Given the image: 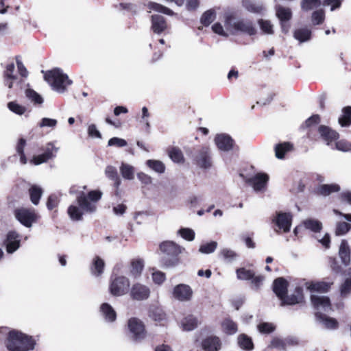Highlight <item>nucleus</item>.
Listing matches in <instances>:
<instances>
[{
  "instance_id": "nucleus-4",
  "label": "nucleus",
  "mask_w": 351,
  "mask_h": 351,
  "mask_svg": "<svg viewBox=\"0 0 351 351\" xmlns=\"http://www.w3.org/2000/svg\"><path fill=\"white\" fill-rule=\"evenodd\" d=\"M102 197L101 191L94 190L86 195L83 191L77 197V202L81 209L87 213H95L97 210V204Z\"/></svg>"
},
{
  "instance_id": "nucleus-20",
  "label": "nucleus",
  "mask_w": 351,
  "mask_h": 351,
  "mask_svg": "<svg viewBox=\"0 0 351 351\" xmlns=\"http://www.w3.org/2000/svg\"><path fill=\"white\" fill-rule=\"evenodd\" d=\"M291 219L292 216L289 213H280L274 221L280 229H282L284 232H287L290 230Z\"/></svg>"
},
{
  "instance_id": "nucleus-31",
  "label": "nucleus",
  "mask_w": 351,
  "mask_h": 351,
  "mask_svg": "<svg viewBox=\"0 0 351 351\" xmlns=\"http://www.w3.org/2000/svg\"><path fill=\"white\" fill-rule=\"evenodd\" d=\"M104 260L99 256H95L90 267L91 274L95 276H99L104 272Z\"/></svg>"
},
{
  "instance_id": "nucleus-37",
  "label": "nucleus",
  "mask_w": 351,
  "mask_h": 351,
  "mask_svg": "<svg viewBox=\"0 0 351 351\" xmlns=\"http://www.w3.org/2000/svg\"><path fill=\"white\" fill-rule=\"evenodd\" d=\"M146 165L149 168L158 173H163L165 171V165L160 160H147L146 161Z\"/></svg>"
},
{
  "instance_id": "nucleus-44",
  "label": "nucleus",
  "mask_w": 351,
  "mask_h": 351,
  "mask_svg": "<svg viewBox=\"0 0 351 351\" xmlns=\"http://www.w3.org/2000/svg\"><path fill=\"white\" fill-rule=\"evenodd\" d=\"M219 254L227 263H232L238 257V254L234 251L228 248L222 249Z\"/></svg>"
},
{
  "instance_id": "nucleus-25",
  "label": "nucleus",
  "mask_w": 351,
  "mask_h": 351,
  "mask_svg": "<svg viewBox=\"0 0 351 351\" xmlns=\"http://www.w3.org/2000/svg\"><path fill=\"white\" fill-rule=\"evenodd\" d=\"M339 256L343 265L347 266L350 264V250L348 243L346 240H343L340 244L339 249Z\"/></svg>"
},
{
  "instance_id": "nucleus-24",
  "label": "nucleus",
  "mask_w": 351,
  "mask_h": 351,
  "mask_svg": "<svg viewBox=\"0 0 351 351\" xmlns=\"http://www.w3.org/2000/svg\"><path fill=\"white\" fill-rule=\"evenodd\" d=\"M318 131L322 138L327 143L328 145L330 142L335 141L339 138V134L336 131L327 126L320 125L319 127Z\"/></svg>"
},
{
  "instance_id": "nucleus-61",
  "label": "nucleus",
  "mask_w": 351,
  "mask_h": 351,
  "mask_svg": "<svg viewBox=\"0 0 351 351\" xmlns=\"http://www.w3.org/2000/svg\"><path fill=\"white\" fill-rule=\"evenodd\" d=\"M59 202V198L57 195L52 194L49 196L47 202V207L49 210H53L56 208Z\"/></svg>"
},
{
  "instance_id": "nucleus-28",
  "label": "nucleus",
  "mask_w": 351,
  "mask_h": 351,
  "mask_svg": "<svg viewBox=\"0 0 351 351\" xmlns=\"http://www.w3.org/2000/svg\"><path fill=\"white\" fill-rule=\"evenodd\" d=\"M43 193V189L36 184L32 185L29 189L30 200L34 205H38Z\"/></svg>"
},
{
  "instance_id": "nucleus-18",
  "label": "nucleus",
  "mask_w": 351,
  "mask_h": 351,
  "mask_svg": "<svg viewBox=\"0 0 351 351\" xmlns=\"http://www.w3.org/2000/svg\"><path fill=\"white\" fill-rule=\"evenodd\" d=\"M202 347L204 351H219L221 342L218 337L210 336L202 340Z\"/></svg>"
},
{
  "instance_id": "nucleus-29",
  "label": "nucleus",
  "mask_w": 351,
  "mask_h": 351,
  "mask_svg": "<svg viewBox=\"0 0 351 351\" xmlns=\"http://www.w3.org/2000/svg\"><path fill=\"white\" fill-rule=\"evenodd\" d=\"M242 5L247 11L254 14H259L264 10L261 3L252 0H242Z\"/></svg>"
},
{
  "instance_id": "nucleus-62",
  "label": "nucleus",
  "mask_w": 351,
  "mask_h": 351,
  "mask_svg": "<svg viewBox=\"0 0 351 351\" xmlns=\"http://www.w3.org/2000/svg\"><path fill=\"white\" fill-rule=\"evenodd\" d=\"M57 120L54 119L50 118H43L41 121L38 124L39 127H49V128H55L57 125Z\"/></svg>"
},
{
  "instance_id": "nucleus-22",
  "label": "nucleus",
  "mask_w": 351,
  "mask_h": 351,
  "mask_svg": "<svg viewBox=\"0 0 351 351\" xmlns=\"http://www.w3.org/2000/svg\"><path fill=\"white\" fill-rule=\"evenodd\" d=\"M339 291L342 298H346L351 293V268L345 270L343 281L340 285Z\"/></svg>"
},
{
  "instance_id": "nucleus-58",
  "label": "nucleus",
  "mask_w": 351,
  "mask_h": 351,
  "mask_svg": "<svg viewBox=\"0 0 351 351\" xmlns=\"http://www.w3.org/2000/svg\"><path fill=\"white\" fill-rule=\"evenodd\" d=\"M178 232L183 239L189 241H193L195 238V232L190 228H181Z\"/></svg>"
},
{
  "instance_id": "nucleus-56",
  "label": "nucleus",
  "mask_w": 351,
  "mask_h": 351,
  "mask_svg": "<svg viewBox=\"0 0 351 351\" xmlns=\"http://www.w3.org/2000/svg\"><path fill=\"white\" fill-rule=\"evenodd\" d=\"M105 173L106 176L110 179L117 180L115 182L117 186H118L120 184V180L118 179L117 171L115 167L112 166H108L106 168Z\"/></svg>"
},
{
  "instance_id": "nucleus-50",
  "label": "nucleus",
  "mask_w": 351,
  "mask_h": 351,
  "mask_svg": "<svg viewBox=\"0 0 351 351\" xmlns=\"http://www.w3.org/2000/svg\"><path fill=\"white\" fill-rule=\"evenodd\" d=\"M258 24L260 26L261 29L264 34H273V25L271 21L264 19H259L258 21Z\"/></svg>"
},
{
  "instance_id": "nucleus-40",
  "label": "nucleus",
  "mask_w": 351,
  "mask_h": 351,
  "mask_svg": "<svg viewBox=\"0 0 351 351\" xmlns=\"http://www.w3.org/2000/svg\"><path fill=\"white\" fill-rule=\"evenodd\" d=\"M238 343L241 348L246 350H252L254 348L252 339L245 334L239 336Z\"/></svg>"
},
{
  "instance_id": "nucleus-27",
  "label": "nucleus",
  "mask_w": 351,
  "mask_h": 351,
  "mask_svg": "<svg viewBox=\"0 0 351 351\" xmlns=\"http://www.w3.org/2000/svg\"><path fill=\"white\" fill-rule=\"evenodd\" d=\"M100 311L106 321L112 322L116 319L117 314L113 308L108 303H104L100 307Z\"/></svg>"
},
{
  "instance_id": "nucleus-42",
  "label": "nucleus",
  "mask_w": 351,
  "mask_h": 351,
  "mask_svg": "<svg viewBox=\"0 0 351 351\" xmlns=\"http://www.w3.org/2000/svg\"><path fill=\"white\" fill-rule=\"evenodd\" d=\"M223 330L228 335H233L237 332L236 323L230 319H226L221 324Z\"/></svg>"
},
{
  "instance_id": "nucleus-10",
  "label": "nucleus",
  "mask_w": 351,
  "mask_h": 351,
  "mask_svg": "<svg viewBox=\"0 0 351 351\" xmlns=\"http://www.w3.org/2000/svg\"><path fill=\"white\" fill-rule=\"evenodd\" d=\"M311 303L316 312L328 313L332 310L330 300L328 297L319 293H313L311 296Z\"/></svg>"
},
{
  "instance_id": "nucleus-5",
  "label": "nucleus",
  "mask_w": 351,
  "mask_h": 351,
  "mask_svg": "<svg viewBox=\"0 0 351 351\" xmlns=\"http://www.w3.org/2000/svg\"><path fill=\"white\" fill-rule=\"evenodd\" d=\"M160 249L163 253L171 256L169 258L162 259V263L166 267H173L178 264V258L177 256L182 252L183 248L173 241H167L160 245Z\"/></svg>"
},
{
  "instance_id": "nucleus-36",
  "label": "nucleus",
  "mask_w": 351,
  "mask_h": 351,
  "mask_svg": "<svg viewBox=\"0 0 351 351\" xmlns=\"http://www.w3.org/2000/svg\"><path fill=\"white\" fill-rule=\"evenodd\" d=\"M198 321L193 315L186 317L182 322V325L184 330L190 331L197 326Z\"/></svg>"
},
{
  "instance_id": "nucleus-39",
  "label": "nucleus",
  "mask_w": 351,
  "mask_h": 351,
  "mask_svg": "<svg viewBox=\"0 0 351 351\" xmlns=\"http://www.w3.org/2000/svg\"><path fill=\"white\" fill-rule=\"evenodd\" d=\"M144 267L143 261L141 259L133 260L131 262L130 272L134 277H138L141 275Z\"/></svg>"
},
{
  "instance_id": "nucleus-54",
  "label": "nucleus",
  "mask_w": 351,
  "mask_h": 351,
  "mask_svg": "<svg viewBox=\"0 0 351 351\" xmlns=\"http://www.w3.org/2000/svg\"><path fill=\"white\" fill-rule=\"evenodd\" d=\"M58 150L59 148L55 147L53 143L50 142L46 145V147L44 149V154L49 160L56 156V153L58 152Z\"/></svg>"
},
{
  "instance_id": "nucleus-64",
  "label": "nucleus",
  "mask_w": 351,
  "mask_h": 351,
  "mask_svg": "<svg viewBox=\"0 0 351 351\" xmlns=\"http://www.w3.org/2000/svg\"><path fill=\"white\" fill-rule=\"evenodd\" d=\"M88 134L89 136L92 138H101V134L100 132L97 130L96 125L90 124L88 125L87 129Z\"/></svg>"
},
{
  "instance_id": "nucleus-49",
  "label": "nucleus",
  "mask_w": 351,
  "mask_h": 351,
  "mask_svg": "<svg viewBox=\"0 0 351 351\" xmlns=\"http://www.w3.org/2000/svg\"><path fill=\"white\" fill-rule=\"evenodd\" d=\"M8 109L12 111V112L18 114V115H22L23 114L26 110V107L20 105L16 101H10L8 104Z\"/></svg>"
},
{
  "instance_id": "nucleus-57",
  "label": "nucleus",
  "mask_w": 351,
  "mask_h": 351,
  "mask_svg": "<svg viewBox=\"0 0 351 351\" xmlns=\"http://www.w3.org/2000/svg\"><path fill=\"white\" fill-rule=\"evenodd\" d=\"M351 229V224L346 222H339L337 224L335 234L336 235H343Z\"/></svg>"
},
{
  "instance_id": "nucleus-6",
  "label": "nucleus",
  "mask_w": 351,
  "mask_h": 351,
  "mask_svg": "<svg viewBox=\"0 0 351 351\" xmlns=\"http://www.w3.org/2000/svg\"><path fill=\"white\" fill-rule=\"evenodd\" d=\"M14 215L26 228H31L40 218V215L33 208H17L14 211Z\"/></svg>"
},
{
  "instance_id": "nucleus-13",
  "label": "nucleus",
  "mask_w": 351,
  "mask_h": 351,
  "mask_svg": "<svg viewBox=\"0 0 351 351\" xmlns=\"http://www.w3.org/2000/svg\"><path fill=\"white\" fill-rule=\"evenodd\" d=\"M150 295L149 288L141 283H135L130 289V296L134 300L141 301L147 300Z\"/></svg>"
},
{
  "instance_id": "nucleus-41",
  "label": "nucleus",
  "mask_w": 351,
  "mask_h": 351,
  "mask_svg": "<svg viewBox=\"0 0 351 351\" xmlns=\"http://www.w3.org/2000/svg\"><path fill=\"white\" fill-rule=\"evenodd\" d=\"M120 171L123 178L132 180L134 177V168L128 164L122 163Z\"/></svg>"
},
{
  "instance_id": "nucleus-52",
  "label": "nucleus",
  "mask_w": 351,
  "mask_h": 351,
  "mask_svg": "<svg viewBox=\"0 0 351 351\" xmlns=\"http://www.w3.org/2000/svg\"><path fill=\"white\" fill-rule=\"evenodd\" d=\"M169 156L175 162H181L184 160V156L181 150L176 147H173L169 152Z\"/></svg>"
},
{
  "instance_id": "nucleus-59",
  "label": "nucleus",
  "mask_w": 351,
  "mask_h": 351,
  "mask_svg": "<svg viewBox=\"0 0 351 351\" xmlns=\"http://www.w3.org/2000/svg\"><path fill=\"white\" fill-rule=\"evenodd\" d=\"M128 145L127 141L121 138L118 137H113L109 139L108 142V146H115L117 147H125Z\"/></svg>"
},
{
  "instance_id": "nucleus-21",
  "label": "nucleus",
  "mask_w": 351,
  "mask_h": 351,
  "mask_svg": "<svg viewBox=\"0 0 351 351\" xmlns=\"http://www.w3.org/2000/svg\"><path fill=\"white\" fill-rule=\"evenodd\" d=\"M269 180V177L265 173H257L254 177L249 179L248 182L252 186L256 191L263 189Z\"/></svg>"
},
{
  "instance_id": "nucleus-38",
  "label": "nucleus",
  "mask_w": 351,
  "mask_h": 351,
  "mask_svg": "<svg viewBox=\"0 0 351 351\" xmlns=\"http://www.w3.org/2000/svg\"><path fill=\"white\" fill-rule=\"evenodd\" d=\"M340 190V186L337 184H322L318 189L319 194L327 196L333 192H337Z\"/></svg>"
},
{
  "instance_id": "nucleus-43",
  "label": "nucleus",
  "mask_w": 351,
  "mask_h": 351,
  "mask_svg": "<svg viewBox=\"0 0 351 351\" xmlns=\"http://www.w3.org/2000/svg\"><path fill=\"white\" fill-rule=\"evenodd\" d=\"M148 8L151 10L158 12L163 13L169 16H172L174 14L173 12L171 9L155 2H149L148 3Z\"/></svg>"
},
{
  "instance_id": "nucleus-47",
  "label": "nucleus",
  "mask_w": 351,
  "mask_h": 351,
  "mask_svg": "<svg viewBox=\"0 0 351 351\" xmlns=\"http://www.w3.org/2000/svg\"><path fill=\"white\" fill-rule=\"evenodd\" d=\"M237 277L239 280H251L254 276V272L250 269L245 268H239L236 270Z\"/></svg>"
},
{
  "instance_id": "nucleus-26",
  "label": "nucleus",
  "mask_w": 351,
  "mask_h": 351,
  "mask_svg": "<svg viewBox=\"0 0 351 351\" xmlns=\"http://www.w3.org/2000/svg\"><path fill=\"white\" fill-rule=\"evenodd\" d=\"M15 66L14 63L7 65L3 73L4 83L8 88H12L13 82L16 80L17 77L14 74Z\"/></svg>"
},
{
  "instance_id": "nucleus-60",
  "label": "nucleus",
  "mask_w": 351,
  "mask_h": 351,
  "mask_svg": "<svg viewBox=\"0 0 351 351\" xmlns=\"http://www.w3.org/2000/svg\"><path fill=\"white\" fill-rule=\"evenodd\" d=\"M258 329L261 333L269 334L274 330L275 326L271 323L264 322L258 326Z\"/></svg>"
},
{
  "instance_id": "nucleus-1",
  "label": "nucleus",
  "mask_w": 351,
  "mask_h": 351,
  "mask_svg": "<svg viewBox=\"0 0 351 351\" xmlns=\"http://www.w3.org/2000/svg\"><path fill=\"white\" fill-rule=\"evenodd\" d=\"M224 25L227 31L232 34L241 32L249 36H254L257 30L250 21L238 19L234 13L227 12L223 15Z\"/></svg>"
},
{
  "instance_id": "nucleus-51",
  "label": "nucleus",
  "mask_w": 351,
  "mask_h": 351,
  "mask_svg": "<svg viewBox=\"0 0 351 351\" xmlns=\"http://www.w3.org/2000/svg\"><path fill=\"white\" fill-rule=\"evenodd\" d=\"M325 19V12L323 10H316L311 16L312 23L314 25L322 24Z\"/></svg>"
},
{
  "instance_id": "nucleus-32",
  "label": "nucleus",
  "mask_w": 351,
  "mask_h": 351,
  "mask_svg": "<svg viewBox=\"0 0 351 351\" xmlns=\"http://www.w3.org/2000/svg\"><path fill=\"white\" fill-rule=\"evenodd\" d=\"M293 36L300 43L306 42L311 38V31L307 28H300L295 30Z\"/></svg>"
},
{
  "instance_id": "nucleus-48",
  "label": "nucleus",
  "mask_w": 351,
  "mask_h": 351,
  "mask_svg": "<svg viewBox=\"0 0 351 351\" xmlns=\"http://www.w3.org/2000/svg\"><path fill=\"white\" fill-rule=\"evenodd\" d=\"M215 11L209 10L202 14L200 21L204 26H208L215 19Z\"/></svg>"
},
{
  "instance_id": "nucleus-53",
  "label": "nucleus",
  "mask_w": 351,
  "mask_h": 351,
  "mask_svg": "<svg viewBox=\"0 0 351 351\" xmlns=\"http://www.w3.org/2000/svg\"><path fill=\"white\" fill-rule=\"evenodd\" d=\"M320 5V0H302L301 7L303 10L308 11L317 8Z\"/></svg>"
},
{
  "instance_id": "nucleus-16",
  "label": "nucleus",
  "mask_w": 351,
  "mask_h": 351,
  "mask_svg": "<svg viewBox=\"0 0 351 351\" xmlns=\"http://www.w3.org/2000/svg\"><path fill=\"white\" fill-rule=\"evenodd\" d=\"M315 318L319 323L328 330H333L339 327V322L336 319L328 317L321 312L315 313Z\"/></svg>"
},
{
  "instance_id": "nucleus-12",
  "label": "nucleus",
  "mask_w": 351,
  "mask_h": 351,
  "mask_svg": "<svg viewBox=\"0 0 351 351\" xmlns=\"http://www.w3.org/2000/svg\"><path fill=\"white\" fill-rule=\"evenodd\" d=\"M194 160L196 165L203 169H208L212 165L210 153L208 147L201 148L196 153Z\"/></svg>"
},
{
  "instance_id": "nucleus-11",
  "label": "nucleus",
  "mask_w": 351,
  "mask_h": 351,
  "mask_svg": "<svg viewBox=\"0 0 351 351\" xmlns=\"http://www.w3.org/2000/svg\"><path fill=\"white\" fill-rule=\"evenodd\" d=\"M193 290L190 286L185 284L176 285L173 290V296L180 302H189L192 299Z\"/></svg>"
},
{
  "instance_id": "nucleus-14",
  "label": "nucleus",
  "mask_w": 351,
  "mask_h": 351,
  "mask_svg": "<svg viewBox=\"0 0 351 351\" xmlns=\"http://www.w3.org/2000/svg\"><path fill=\"white\" fill-rule=\"evenodd\" d=\"M281 306L295 305L300 304L304 301L303 289L300 287H297L294 292L290 295L287 293L282 298Z\"/></svg>"
},
{
  "instance_id": "nucleus-9",
  "label": "nucleus",
  "mask_w": 351,
  "mask_h": 351,
  "mask_svg": "<svg viewBox=\"0 0 351 351\" xmlns=\"http://www.w3.org/2000/svg\"><path fill=\"white\" fill-rule=\"evenodd\" d=\"M276 15L280 21L282 32L287 34L290 29L289 21L292 18V12L290 8L280 5L276 6Z\"/></svg>"
},
{
  "instance_id": "nucleus-15",
  "label": "nucleus",
  "mask_w": 351,
  "mask_h": 351,
  "mask_svg": "<svg viewBox=\"0 0 351 351\" xmlns=\"http://www.w3.org/2000/svg\"><path fill=\"white\" fill-rule=\"evenodd\" d=\"M20 238V234L16 231L12 230L8 232L5 241L8 253L12 254L19 248L21 245Z\"/></svg>"
},
{
  "instance_id": "nucleus-8",
  "label": "nucleus",
  "mask_w": 351,
  "mask_h": 351,
  "mask_svg": "<svg viewBox=\"0 0 351 351\" xmlns=\"http://www.w3.org/2000/svg\"><path fill=\"white\" fill-rule=\"evenodd\" d=\"M128 327L131 335V337L134 341H141L146 337V331L143 323L136 317H132L128 320Z\"/></svg>"
},
{
  "instance_id": "nucleus-17",
  "label": "nucleus",
  "mask_w": 351,
  "mask_h": 351,
  "mask_svg": "<svg viewBox=\"0 0 351 351\" xmlns=\"http://www.w3.org/2000/svg\"><path fill=\"white\" fill-rule=\"evenodd\" d=\"M215 142L219 149L224 152L231 150L234 145L232 138L225 134L217 135L215 138Z\"/></svg>"
},
{
  "instance_id": "nucleus-19",
  "label": "nucleus",
  "mask_w": 351,
  "mask_h": 351,
  "mask_svg": "<svg viewBox=\"0 0 351 351\" xmlns=\"http://www.w3.org/2000/svg\"><path fill=\"white\" fill-rule=\"evenodd\" d=\"M288 282L284 278H278L273 282V291L281 300L287 293Z\"/></svg>"
},
{
  "instance_id": "nucleus-55",
  "label": "nucleus",
  "mask_w": 351,
  "mask_h": 351,
  "mask_svg": "<svg viewBox=\"0 0 351 351\" xmlns=\"http://www.w3.org/2000/svg\"><path fill=\"white\" fill-rule=\"evenodd\" d=\"M217 247V243L216 241H211L202 245L199 251L203 254H210L216 250Z\"/></svg>"
},
{
  "instance_id": "nucleus-7",
  "label": "nucleus",
  "mask_w": 351,
  "mask_h": 351,
  "mask_svg": "<svg viewBox=\"0 0 351 351\" xmlns=\"http://www.w3.org/2000/svg\"><path fill=\"white\" fill-rule=\"evenodd\" d=\"M130 282L123 276H112L109 284V291L113 296H122L128 293Z\"/></svg>"
},
{
  "instance_id": "nucleus-23",
  "label": "nucleus",
  "mask_w": 351,
  "mask_h": 351,
  "mask_svg": "<svg viewBox=\"0 0 351 351\" xmlns=\"http://www.w3.org/2000/svg\"><path fill=\"white\" fill-rule=\"evenodd\" d=\"M167 28V23L164 16L158 14L152 16V29L156 34H160Z\"/></svg>"
},
{
  "instance_id": "nucleus-45",
  "label": "nucleus",
  "mask_w": 351,
  "mask_h": 351,
  "mask_svg": "<svg viewBox=\"0 0 351 351\" xmlns=\"http://www.w3.org/2000/svg\"><path fill=\"white\" fill-rule=\"evenodd\" d=\"M83 213H84L81 207L77 206H70L68 208V214L71 219L79 221L82 219Z\"/></svg>"
},
{
  "instance_id": "nucleus-63",
  "label": "nucleus",
  "mask_w": 351,
  "mask_h": 351,
  "mask_svg": "<svg viewBox=\"0 0 351 351\" xmlns=\"http://www.w3.org/2000/svg\"><path fill=\"white\" fill-rule=\"evenodd\" d=\"M272 348H278L280 350H285V339H280V338H274L270 343L269 346Z\"/></svg>"
},
{
  "instance_id": "nucleus-35",
  "label": "nucleus",
  "mask_w": 351,
  "mask_h": 351,
  "mask_svg": "<svg viewBox=\"0 0 351 351\" xmlns=\"http://www.w3.org/2000/svg\"><path fill=\"white\" fill-rule=\"evenodd\" d=\"M303 226L305 228L310 230L314 232H319L322 228V223L314 219H308L304 221Z\"/></svg>"
},
{
  "instance_id": "nucleus-34",
  "label": "nucleus",
  "mask_w": 351,
  "mask_h": 351,
  "mask_svg": "<svg viewBox=\"0 0 351 351\" xmlns=\"http://www.w3.org/2000/svg\"><path fill=\"white\" fill-rule=\"evenodd\" d=\"M342 112V116L339 118V123L342 127H348L351 124V106L343 108Z\"/></svg>"
},
{
  "instance_id": "nucleus-33",
  "label": "nucleus",
  "mask_w": 351,
  "mask_h": 351,
  "mask_svg": "<svg viewBox=\"0 0 351 351\" xmlns=\"http://www.w3.org/2000/svg\"><path fill=\"white\" fill-rule=\"evenodd\" d=\"M292 149V145L289 143H283L275 146V154L276 158L282 159L285 154Z\"/></svg>"
},
{
  "instance_id": "nucleus-46",
  "label": "nucleus",
  "mask_w": 351,
  "mask_h": 351,
  "mask_svg": "<svg viewBox=\"0 0 351 351\" xmlns=\"http://www.w3.org/2000/svg\"><path fill=\"white\" fill-rule=\"evenodd\" d=\"M25 95L34 104H42L43 99L37 92L31 88H27L25 90Z\"/></svg>"
},
{
  "instance_id": "nucleus-3",
  "label": "nucleus",
  "mask_w": 351,
  "mask_h": 351,
  "mask_svg": "<svg viewBox=\"0 0 351 351\" xmlns=\"http://www.w3.org/2000/svg\"><path fill=\"white\" fill-rule=\"evenodd\" d=\"M44 78L51 88L59 93H64L67 86L72 84V81L69 79L68 75L58 68L45 72Z\"/></svg>"
},
{
  "instance_id": "nucleus-2",
  "label": "nucleus",
  "mask_w": 351,
  "mask_h": 351,
  "mask_svg": "<svg viewBox=\"0 0 351 351\" xmlns=\"http://www.w3.org/2000/svg\"><path fill=\"white\" fill-rule=\"evenodd\" d=\"M5 345L9 351H29L34 349L35 342L31 337L12 330L8 334Z\"/></svg>"
},
{
  "instance_id": "nucleus-30",
  "label": "nucleus",
  "mask_w": 351,
  "mask_h": 351,
  "mask_svg": "<svg viewBox=\"0 0 351 351\" xmlns=\"http://www.w3.org/2000/svg\"><path fill=\"white\" fill-rule=\"evenodd\" d=\"M332 282H311L310 283L307 288L311 292H316L315 293H319L322 292H326L329 290Z\"/></svg>"
}]
</instances>
